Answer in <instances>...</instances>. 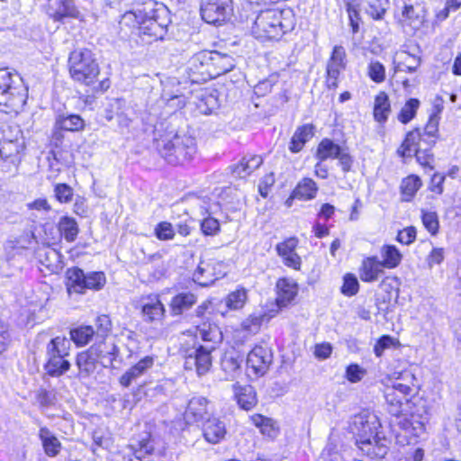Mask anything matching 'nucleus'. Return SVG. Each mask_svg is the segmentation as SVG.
<instances>
[{"label": "nucleus", "instance_id": "obj_49", "mask_svg": "<svg viewBox=\"0 0 461 461\" xmlns=\"http://www.w3.org/2000/svg\"><path fill=\"white\" fill-rule=\"evenodd\" d=\"M242 362L243 357L238 352H227L221 360V367L227 374L232 375L240 370Z\"/></svg>", "mask_w": 461, "mask_h": 461}, {"label": "nucleus", "instance_id": "obj_63", "mask_svg": "<svg viewBox=\"0 0 461 461\" xmlns=\"http://www.w3.org/2000/svg\"><path fill=\"white\" fill-rule=\"evenodd\" d=\"M416 229L410 226L398 232L397 240L402 244L410 245L416 240Z\"/></svg>", "mask_w": 461, "mask_h": 461}, {"label": "nucleus", "instance_id": "obj_9", "mask_svg": "<svg viewBox=\"0 0 461 461\" xmlns=\"http://www.w3.org/2000/svg\"><path fill=\"white\" fill-rule=\"evenodd\" d=\"M215 349L214 345L194 346L185 350L184 366L186 370H194L198 375L206 374L212 366L211 353Z\"/></svg>", "mask_w": 461, "mask_h": 461}, {"label": "nucleus", "instance_id": "obj_22", "mask_svg": "<svg viewBox=\"0 0 461 461\" xmlns=\"http://www.w3.org/2000/svg\"><path fill=\"white\" fill-rule=\"evenodd\" d=\"M384 265L376 257H368L362 261L359 276L363 282L372 283L378 280L384 274Z\"/></svg>", "mask_w": 461, "mask_h": 461}, {"label": "nucleus", "instance_id": "obj_45", "mask_svg": "<svg viewBox=\"0 0 461 461\" xmlns=\"http://www.w3.org/2000/svg\"><path fill=\"white\" fill-rule=\"evenodd\" d=\"M317 190L316 183L312 179L303 178L294 190L293 197L310 200L315 197Z\"/></svg>", "mask_w": 461, "mask_h": 461}, {"label": "nucleus", "instance_id": "obj_28", "mask_svg": "<svg viewBox=\"0 0 461 461\" xmlns=\"http://www.w3.org/2000/svg\"><path fill=\"white\" fill-rule=\"evenodd\" d=\"M66 286L69 294L85 293V274L82 269L68 268L66 272Z\"/></svg>", "mask_w": 461, "mask_h": 461}, {"label": "nucleus", "instance_id": "obj_2", "mask_svg": "<svg viewBox=\"0 0 461 461\" xmlns=\"http://www.w3.org/2000/svg\"><path fill=\"white\" fill-rule=\"evenodd\" d=\"M134 18L138 24L139 35L146 43L163 39L168 24L167 9L162 4L146 3L143 8L126 14Z\"/></svg>", "mask_w": 461, "mask_h": 461}, {"label": "nucleus", "instance_id": "obj_8", "mask_svg": "<svg viewBox=\"0 0 461 461\" xmlns=\"http://www.w3.org/2000/svg\"><path fill=\"white\" fill-rule=\"evenodd\" d=\"M212 312V301L206 300L203 302L195 310V315L201 319L197 321V332L201 339L205 342L217 344L221 341L222 334L219 327L211 322V314Z\"/></svg>", "mask_w": 461, "mask_h": 461}, {"label": "nucleus", "instance_id": "obj_14", "mask_svg": "<svg viewBox=\"0 0 461 461\" xmlns=\"http://www.w3.org/2000/svg\"><path fill=\"white\" fill-rule=\"evenodd\" d=\"M47 14L55 22H63L66 18L80 16V12L72 0H50Z\"/></svg>", "mask_w": 461, "mask_h": 461}, {"label": "nucleus", "instance_id": "obj_64", "mask_svg": "<svg viewBox=\"0 0 461 461\" xmlns=\"http://www.w3.org/2000/svg\"><path fill=\"white\" fill-rule=\"evenodd\" d=\"M445 258V251L442 248H434L427 257L428 266L431 268L434 265H439Z\"/></svg>", "mask_w": 461, "mask_h": 461}, {"label": "nucleus", "instance_id": "obj_15", "mask_svg": "<svg viewBox=\"0 0 461 461\" xmlns=\"http://www.w3.org/2000/svg\"><path fill=\"white\" fill-rule=\"evenodd\" d=\"M298 246V240L294 237L286 239L283 242L276 245V249L277 255L282 258L283 263L287 267L295 270L301 268L302 260L300 256L295 252Z\"/></svg>", "mask_w": 461, "mask_h": 461}, {"label": "nucleus", "instance_id": "obj_11", "mask_svg": "<svg viewBox=\"0 0 461 461\" xmlns=\"http://www.w3.org/2000/svg\"><path fill=\"white\" fill-rule=\"evenodd\" d=\"M437 140L438 139L436 137L430 138L429 135H426V133L421 131L420 129H415L406 134V137L401 147L398 149L397 153L402 158H411L414 150L412 147L415 148L420 146L431 149L436 144Z\"/></svg>", "mask_w": 461, "mask_h": 461}, {"label": "nucleus", "instance_id": "obj_61", "mask_svg": "<svg viewBox=\"0 0 461 461\" xmlns=\"http://www.w3.org/2000/svg\"><path fill=\"white\" fill-rule=\"evenodd\" d=\"M125 104L122 99H113L109 106L104 110V118L111 122L114 117L117 118V113H121Z\"/></svg>", "mask_w": 461, "mask_h": 461}, {"label": "nucleus", "instance_id": "obj_20", "mask_svg": "<svg viewBox=\"0 0 461 461\" xmlns=\"http://www.w3.org/2000/svg\"><path fill=\"white\" fill-rule=\"evenodd\" d=\"M226 432L224 422L217 418H208L203 424V436L208 443H220Z\"/></svg>", "mask_w": 461, "mask_h": 461}, {"label": "nucleus", "instance_id": "obj_55", "mask_svg": "<svg viewBox=\"0 0 461 461\" xmlns=\"http://www.w3.org/2000/svg\"><path fill=\"white\" fill-rule=\"evenodd\" d=\"M93 334L92 327H80L70 331V340H73L77 346H84L89 341Z\"/></svg>", "mask_w": 461, "mask_h": 461}, {"label": "nucleus", "instance_id": "obj_1", "mask_svg": "<svg viewBox=\"0 0 461 461\" xmlns=\"http://www.w3.org/2000/svg\"><path fill=\"white\" fill-rule=\"evenodd\" d=\"M351 429L358 448L371 458H383L390 445V439L381 429L378 417L372 412L364 411L354 417Z\"/></svg>", "mask_w": 461, "mask_h": 461}, {"label": "nucleus", "instance_id": "obj_41", "mask_svg": "<svg viewBox=\"0 0 461 461\" xmlns=\"http://www.w3.org/2000/svg\"><path fill=\"white\" fill-rule=\"evenodd\" d=\"M57 126L68 131H80L85 129V121L77 114H62L56 120Z\"/></svg>", "mask_w": 461, "mask_h": 461}, {"label": "nucleus", "instance_id": "obj_56", "mask_svg": "<svg viewBox=\"0 0 461 461\" xmlns=\"http://www.w3.org/2000/svg\"><path fill=\"white\" fill-rule=\"evenodd\" d=\"M367 75L372 81L380 84L385 80V68L379 61H371L367 67Z\"/></svg>", "mask_w": 461, "mask_h": 461}, {"label": "nucleus", "instance_id": "obj_42", "mask_svg": "<svg viewBox=\"0 0 461 461\" xmlns=\"http://www.w3.org/2000/svg\"><path fill=\"white\" fill-rule=\"evenodd\" d=\"M129 447L131 452L140 461H150L149 456L154 455V447L149 435L140 440L136 445L132 444Z\"/></svg>", "mask_w": 461, "mask_h": 461}, {"label": "nucleus", "instance_id": "obj_47", "mask_svg": "<svg viewBox=\"0 0 461 461\" xmlns=\"http://www.w3.org/2000/svg\"><path fill=\"white\" fill-rule=\"evenodd\" d=\"M421 186V180L415 175L405 177L401 184V191L403 196L402 200L409 202L415 195Z\"/></svg>", "mask_w": 461, "mask_h": 461}, {"label": "nucleus", "instance_id": "obj_12", "mask_svg": "<svg viewBox=\"0 0 461 461\" xmlns=\"http://www.w3.org/2000/svg\"><path fill=\"white\" fill-rule=\"evenodd\" d=\"M273 361L272 350L262 345H258L248 354L247 366L257 375H263Z\"/></svg>", "mask_w": 461, "mask_h": 461}, {"label": "nucleus", "instance_id": "obj_32", "mask_svg": "<svg viewBox=\"0 0 461 461\" xmlns=\"http://www.w3.org/2000/svg\"><path fill=\"white\" fill-rule=\"evenodd\" d=\"M38 257L41 264L50 272L58 273L62 269L61 255L59 251L51 249L39 250Z\"/></svg>", "mask_w": 461, "mask_h": 461}, {"label": "nucleus", "instance_id": "obj_37", "mask_svg": "<svg viewBox=\"0 0 461 461\" xmlns=\"http://www.w3.org/2000/svg\"><path fill=\"white\" fill-rule=\"evenodd\" d=\"M47 362L44 365V369L47 374L53 377H59L64 375L70 368V362L67 359L68 357H46Z\"/></svg>", "mask_w": 461, "mask_h": 461}, {"label": "nucleus", "instance_id": "obj_10", "mask_svg": "<svg viewBox=\"0 0 461 461\" xmlns=\"http://www.w3.org/2000/svg\"><path fill=\"white\" fill-rule=\"evenodd\" d=\"M212 51L202 50L193 55L187 62V70L193 81L212 78Z\"/></svg>", "mask_w": 461, "mask_h": 461}, {"label": "nucleus", "instance_id": "obj_4", "mask_svg": "<svg viewBox=\"0 0 461 461\" xmlns=\"http://www.w3.org/2000/svg\"><path fill=\"white\" fill-rule=\"evenodd\" d=\"M26 103L22 78L5 68L0 69V106L3 112L18 113Z\"/></svg>", "mask_w": 461, "mask_h": 461}, {"label": "nucleus", "instance_id": "obj_39", "mask_svg": "<svg viewBox=\"0 0 461 461\" xmlns=\"http://www.w3.org/2000/svg\"><path fill=\"white\" fill-rule=\"evenodd\" d=\"M384 397L388 411L394 416H399L403 411V406L409 403L405 396L400 395L394 389L390 387L385 390Z\"/></svg>", "mask_w": 461, "mask_h": 461}, {"label": "nucleus", "instance_id": "obj_53", "mask_svg": "<svg viewBox=\"0 0 461 461\" xmlns=\"http://www.w3.org/2000/svg\"><path fill=\"white\" fill-rule=\"evenodd\" d=\"M412 148L414 149L412 155H415L417 162L423 167L432 170L434 168V155L431 153L430 149L420 146Z\"/></svg>", "mask_w": 461, "mask_h": 461}, {"label": "nucleus", "instance_id": "obj_31", "mask_svg": "<svg viewBox=\"0 0 461 461\" xmlns=\"http://www.w3.org/2000/svg\"><path fill=\"white\" fill-rule=\"evenodd\" d=\"M97 364H99V362L91 352L90 348L80 352L77 357V366L79 370V375L82 377H88L94 374L97 367Z\"/></svg>", "mask_w": 461, "mask_h": 461}, {"label": "nucleus", "instance_id": "obj_5", "mask_svg": "<svg viewBox=\"0 0 461 461\" xmlns=\"http://www.w3.org/2000/svg\"><path fill=\"white\" fill-rule=\"evenodd\" d=\"M157 148L162 157L169 164H178L187 161L196 152L195 140L188 135L178 133L169 134L158 140Z\"/></svg>", "mask_w": 461, "mask_h": 461}, {"label": "nucleus", "instance_id": "obj_57", "mask_svg": "<svg viewBox=\"0 0 461 461\" xmlns=\"http://www.w3.org/2000/svg\"><path fill=\"white\" fill-rule=\"evenodd\" d=\"M421 220L426 230L432 235L438 231V219L435 212L421 211Z\"/></svg>", "mask_w": 461, "mask_h": 461}, {"label": "nucleus", "instance_id": "obj_18", "mask_svg": "<svg viewBox=\"0 0 461 461\" xmlns=\"http://www.w3.org/2000/svg\"><path fill=\"white\" fill-rule=\"evenodd\" d=\"M154 365V358L146 356L138 363L130 367L119 379L120 384L123 387H129L133 382L144 375Z\"/></svg>", "mask_w": 461, "mask_h": 461}, {"label": "nucleus", "instance_id": "obj_43", "mask_svg": "<svg viewBox=\"0 0 461 461\" xmlns=\"http://www.w3.org/2000/svg\"><path fill=\"white\" fill-rule=\"evenodd\" d=\"M382 264L385 268L397 267L402 259V255L393 245H384L381 248Z\"/></svg>", "mask_w": 461, "mask_h": 461}, {"label": "nucleus", "instance_id": "obj_3", "mask_svg": "<svg viewBox=\"0 0 461 461\" xmlns=\"http://www.w3.org/2000/svg\"><path fill=\"white\" fill-rule=\"evenodd\" d=\"M296 21L291 9H267L261 11L251 28L258 40H280L284 34L294 30Z\"/></svg>", "mask_w": 461, "mask_h": 461}, {"label": "nucleus", "instance_id": "obj_29", "mask_svg": "<svg viewBox=\"0 0 461 461\" xmlns=\"http://www.w3.org/2000/svg\"><path fill=\"white\" fill-rule=\"evenodd\" d=\"M391 111L389 96L385 92H379L376 95L374 103L373 114L375 120L381 124L384 123L387 121Z\"/></svg>", "mask_w": 461, "mask_h": 461}, {"label": "nucleus", "instance_id": "obj_16", "mask_svg": "<svg viewBox=\"0 0 461 461\" xmlns=\"http://www.w3.org/2000/svg\"><path fill=\"white\" fill-rule=\"evenodd\" d=\"M89 348L104 367L113 366V362L118 355V348L113 340L104 339L95 343Z\"/></svg>", "mask_w": 461, "mask_h": 461}, {"label": "nucleus", "instance_id": "obj_59", "mask_svg": "<svg viewBox=\"0 0 461 461\" xmlns=\"http://www.w3.org/2000/svg\"><path fill=\"white\" fill-rule=\"evenodd\" d=\"M358 289L359 284L357 277L352 274L345 275L341 293L346 296H353L358 292Z\"/></svg>", "mask_w": 461, "mask_h": 461}, {"label": "nucleus", "instance_id": "obj_13", "mask_svg": "<svg viewBox=\"0 0 461 461\" xmlns=\"http://www.w3.org/2000/svg\"><path fill=\"white\" fill-rule=\"evenodd\" d=\"M345 59L346 52L344 48L342 46H335L326 67V84L330 89L338 87L339 77L346 68Z\"/></svg>", "mask_w": 461, "mask_h": 461}, {"label": "nucleus", "instance_id": "obj_50", "mask_svg": "<svg viewBox=\"0 0 461 461\" xmlns=\"http://www.w3.org/2000/svg\"><path fill=\"white\" fill-rule=\"evenodd\" d=\"M253 423L260 428V431L265 436L274 438L277 436L278 429L275 426L273 420L262 415H256L252 418Z\"/></svg>", "mask_w": 461, "mask_h": 461}, {"label": "nucleus", "instance_id": "obj_40", "mask_svg": "<svg viewBox=\"0 0 461 461\" xmlns=\"http://www.w3.org/2000/svg\"><path fill=\"white\" fill-rule=\"evenodd\" d=\"M196 303V296L192 293H180L171 300V311L173 314L179 315L190 309Z\"/></svg>", "mask_w": 461, "mask_h": 461}, {"label": "nucleus", "instance_id": "obj_54", "mask_svg": "<svg viewBox=\"0 0 461 461\" xmlns=\"http://www.w3.org/2000/svg\"><path fill=\"white\" fill-rule=\"evenodd\" d=\"M85 290H100L104 286L106 278L103 272H90L85 275Z\"/></svg>", "mask_w": 461, "mask_h": 461}, {"label": "nucleus", "instance_id": "obj_52", "mask_svg": "<svg viewBox=\"0 0 461 461\" xmlns=\"http://www.w3.org/2000/svg\"><path fill=\"white\" fill-rule=\"evenodd\" d=\"M239 405L244 410L252 409L257 403L256 393L251 386H245L241 388L240 393L237 395Z\"/></svg>", "mask_w": 461, "mask_h": 461}, {"label": "nucleus", "instance_id": "obj_46", "mask_svg": "<svg viewBox=\"0 0 461 461\" xmlns=\"http://www.w3.org/2000/svg\"><path fill=\"white\" fill-rule=\"evenodd\" d=\"M248 301V290L239 287L230 292L225 298V304L231 311H238L244 307Z\"/></svg>", "mask_w": 461, "mask_h": 461}, {"label": "nucleus", "instance_id": "obj_23", "mask_svg": "<svg viewBox=\"0 0 461 461\" xmlns=\"http://www.w3.org/2000/svg\"><path fill=\"white\" fill-rule=\"evenodd\" d=\"M402 25L409 27L412 32H415L423 25L425 22V11L420 7H414L411 5H406L402 12Z\"/></svg>", "mask_w": 461, "mask_h": 461}, {"label": "nucleus", "instance_id": "obj_26", "mask_svg": "<svg viewBox=\"0 0 461 461\" xmlns=\"http://www.w3.org/2000/svg\"><path fill=\"white\" fill-rule=\"evenodd\" d=\"M394 73L404 71L408 73L415 72L420 65V58L411 55L407 51L397 53L393 59Z\"/></svg>", "mask_w": 461, "mask_h": 461}, {"label": "nucleus", "instance_id": "obj_30", "mask_svg": "<svg viewBox=\"0 0 461 461\" xmlns=\"http://www.w3.org/2000/svg\"><path fill=\"white\" fill-rule=\"evenodd\" d=\"M313 130L314 128L312 124H304L297 128L289 144L290 151L293 153L301 151L304 144L312 138L314 134Z\"/></svg>", "mask_w": 461, "mask_h": 461}, {"label": "nucleus", "instance_id": "obj_35", "mask_svg": "<svg viewBox=\"0 0 461 461\" xmlns=\"http://www.w3.org/2000/svg\"><path fill=\"white\" fill-rule=\"evenodd\" d=\"M165 309L158 297L148 298L142 305V314L147 321H160L164 316Z\"/></svg>", "mask_w": 461, "mask_h": 461}, {"label": "nucleus", "instance_id": "obj_58", "mask_svg": "<svg viewBox=\"0 0 461 461\" xmlns=\"http://www.w3.org/2000/svg\"><path fill=\"white\" fill-rule=\"evenodd\" d=\"M155 236L159 240H171L175 237L173 225L167 221L159 222L154 230Z\"/></svg>", "mask_w": 461, "mask_h": 461}, {"label": "nucleus", "instance_id": "obj_24", "mask_svg": "<svg viewBox=\"0 0 461 461\" xmlns=\"http://www.w3.org/2000/svg\"><path fill=\"white\" fill-rule=\"evenodd\" d=\"M262 163L263 158L261 156H245L238 164L230 167L231 173L237 177L244 178L258 168Z\"/></svg>", "mask_w": 461, "mask_h": 461}, {"label": "nucleus", "instance_id": "obj_44", "mask_svg": "<svg viewBox=\"0 0 461 461\" xmlns=\"http://www.w3.org/2000/svg\"><path fill=\"white\" fill-rule=\"evenodd\" d=\"M342 148L335 144L330 139H323L320 144L318 145L316 151V158L320 161L326 160L328 158H336L338 155H339V151Z\"/></svg>", "mask_w": 461, "mask_h": 461}, {"label": "nucleus", "instance_id": "obj_6", "mask_svg": "<svg viewBox=\"0 0 461 461\" xmlns=\"http://www.w3.org/2000/svg\"><path fill=\"white\" fill-rule=\"evenodd\" d=\"M68 69L73 80L86 86L93 85L100 73L95 54L88 49H77L68 57Z\"/></svg>", "mask_w": 461, "mask_h": 461}, {"label": "nucleus", "instance_id": "obj_17", "mask_svg": "<svg viewBox=\"0 0 461 461\" xmlns=\"http://www.w3.org/2000/svg\"><path fill=\"white\" fill-rule=\"evenodd\" d=\"M184 418L187 423L204 422L209 418L207 399L202 396L193 397L187 404Z\"/></svg>", "mask_w": 461, "mask_h": 461}, {"label": "nucleus", "instance_id": "obj_51", "mask_svg": "<svg viewBox=\"0 0 461 461\" xmlns=\"http://www.w3.org/2000/svg\"><path fill=\"white\" fill-rule=\"evenodd\" d=\"M419 107L420 101L418 99H409L398 113V120L403 124L408 123L415 117Z\"/></svg>", "mask_w": 461, "mask_h": 461}, {"label": "nucleus", "instance_id": "obj_27", "mask_svg": "<svg viewBox=\"0 0 461 461\" xmlns=\"http://www.w3.org/2000/svg\"><path fill=\"white\" fill-rule=\"evenodd\" d=\"M39 438L41 441L44 453L50 457L57 456L61 450V443L58 438L46 427L39 430Z\"/></svg>", "mask_w": 461, "mask_h": 461}, {"label": "nucleus", "instance_id": "obj_21", "mask_svg": "<svg viewBox=\"0 0 461 461\" xmlns=\"http://www.w3.org/2000/svg\"><path fill=\"white\" fill-rule=\"evenodd\" d=\"M219 265L213 260H201L193 274V280L201 286H207L219 278L215 267Z\"/></svg>", "mask_w": 461, "mask_h": 461}, {"label": "nucleus", "instance_id": "obj_34", "mask_svg": "<svg viewBox=\"0 0 461 461\" xmlns=\"http://www.w3.org/2000/svg\"><path fill=\"white\" fill-rule=\"evenodd\" d=\"M234 68L233 59L226 54L212 51V78L230 71Z\"/></svg>", "mask_w": 461, "mask_h": 461}, {"label": "nucleus", "instance_id": "obj_48", "mask_svg": "<svg viewBox=\"0 0 461 461\" xmlns=\"http://www.w3.org/2000/svg\"><path fill=\"white\" fill-rule=\"evenodd\" d=\"M389 5V0H369L366 12L372 19L381 21L384 19Z\"/></svg>", "mask_w": 461, "mask_h": 461}, {"label": "nucleus", "instance_id": "obj_38", "mask_svg": "<svg viewBox=\"0 0 461 461\" xmlns=\"http://www.w3.org/2000/svg\"><path fill=\"white\" fill-rule=\"evenodd\" d=\"M58 230L67 242L75 241L79 232L77 221L69 216H63L59 219Z\"/></svg>", "mask_w": 461, "mask_h": 461}, {"label": "nucleus", "instance_id": "obj_25", "mask_svg": "<svg viewBox=\"0 0 461 461\" xmlns=\"http://www.w3.org/2000/svg\"><path fill=\"white\" fill-rule=\"evenodd\" d=\"M276 303L279 307H285L296 296L298 288L294 282L283 278L277 281Z\"/></svg>", "mask_w": 461, "mask_h": 461}, {"label": "nucleus", "instance_id": "obj_7", "mask_svg": "<svg viewBox=\"0 0 461 461\" xmlns=\"http://www.w3.org/2000/svg\"><path fill=\"white\" fill-rule=\"evenodd\" d=\"M200 13L205 23L221 25L233 14L232 0H201Z\"/></svg>", "mask_w": 461, "mask_h": 461}, {"label": "nucleus", "instance_id": "obj_60", "mask_svg": "<svg viewBox=\"0 0 461 461\" xmlns=\"http://www.w3.org/2000/svg\"><path fill=\"white\" fill-rule=\"evenodd\" d=\"M55 197L60 203H69L72 201L73 189L67 184H58L54 188Z\"/></svg>", "mask_w": 461, "mask_h": 461}, {"label": "nucleus", "instance_id": "obj_33", "mask_svg": "<svg viewBox=\"0 0 461 461\" xmlns=\"http://www.w3.org/2000/svg\"><path fill=\"white\" fill-rule=\"evenodd\" d=\"M23 147L17 140H5L0 141V159L10 160L12 164L16 166L19 161V154Z\"/></svg>", "mask_w": 461, "mask_h": 461}, {"label": "nucleus", "instance_id": "obj_19", "mask_svg": "<svg viewBox=\"0 0 461 461\" xmlns=\"http://www.w3.org/2000/svg\"><path fill=\"white\" fill-rule=\"evenodd\" d=\"M427 411L423 413H411L410 416H404L399 420V426L406 433V436L420 437L425 430L427 422Z\"/></svg>", "mask_w": 461, "mask_h": 461}, {"label": "nucleus", "instance_id": "obj_62", "mask_svg": "<svg viewBox=\"0 0 461 461\" xmlns=\"http://www.w3.org/2000/svg\"><path fill=\"white\" fill-rule=\"evenodd\" d=\"M201 230L204 235L213 236L220 230L219 221L212 217H207L201 222Z\"/></svg>", "mask_w": 461, "mask_h": 461}, {"label": "nucleus", "instance_id": "obj_36", "mask_svg": "<svg viewBox=\"0 0 461 461\" xmlns=\"http://www.w3.org/2000/svg\"><path fill=\"white\" fill-rule=\"evenodd\" d=\"M71 342L66 337L58 336L52 339L46 347V357H68Z\"/></svg>", "mask_w": 461, "mask_h": 461}]
</instances>
